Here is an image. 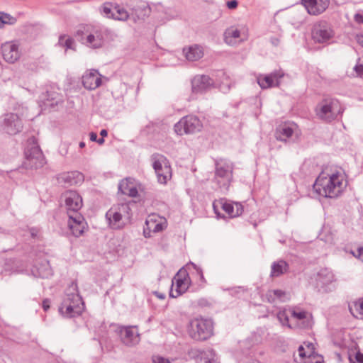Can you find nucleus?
Returning <instances> with one entry per match:
<instances>
[{
    "instance_id": "obj_58",
    "label": "nucleus",
    "mask_w": 363,
    "mask_h": 363,
    "mask_svg": "<svg viewBox=\"0 0 363 363\" xmlns=\"http://www.w3.org/2000/svg\"><path fill=\"white\" fill-rule=\"evenodd\" d=\"M271 41H272V43L275 46L278 45L279 43V40L278 38H272Z\"/></svg>"
},
{
    "instance_id": "obj_11",
    "label": "nucleus",
    "mask_w": 363,
    "mask_h": 363,
    "mask_svg": "<svg viewBox=\"0 0 363 363\" xmlns=\"http://www.w3.org/2000/svg\"><path fill=\"white\" fill-rule=\"evenodd\" d=\"M189 277L186 270L180 269L174 277L172 281V287L169 296L177 298L186 291L189 283L186 278Z\"/></svg>"
},
{
    "instance_id": "obj_45",
    "label": "nucleus",
    "mask_w": 363,
    "mask_h": 363,
    "mask_svg": "<svg viewBox=\"0 0 363 363\" xmlns=\"http://www.w3.org/2000/svg\"><path fill=\"white\" fill-rule=\"evenodd\" d=\"M352 253L354 257L361 259L362 256L363 255V247H358V249L357 250V252H352Z\"/></svg>"
},
{
    "instance_id": "obj_38",
    "label": "nucleus",
    "mask_w": 363,
    "mask_h": 363,
    "mask_svg": "<svg viewBox=\"0 0 363 363\" xmlns=\"http://www.w3.org/2000/svg\"><path fill=\"white\" fill-rule=\"evenodd\" d=\"M277 318L283 325H287L289 328H291L289 324V318L284 311L279 312L277 314Z\"/></svg>"
},
{
    "instance_id": "obj_39",
    "label": "nucleus",
    "mask_w": 363,
    "mask_h": 363,
    "mask_svg": "<svg viewBox=\"0 0 363 363\" xmlns=\"http://www.w3.org/2000/svg\"><path fill=\"white\" fill-rule=\"evenodd\" d=\"M273 294L276 296L277 300L285 301L286 299V294L284 291L280 289H274Z\"/></svg>"
},
{
    "instance_id": "obj_1",
    "label": "nucleus",
    "mask_w": 363,
    "mask_h": 363,
    "mask_svg": "<svg viewBox=\"0 0 363 363\" xmlns=\"http://www.w3.org/2000/svg\"><path fill=\"white\" fill-rule=\"evenodd\" d=\"M84 309V303L79 294L77 284L73 281L65 289L59 311L65 318H73L80 315Z\"/></svg>"
},
{
    "instance_id": "obj_9",
    "label": "nucleus",
    "mask_w": 363,
    "mask_h": 363,
    "mask_svg": "<svg viewBox=\"0 0 363 363\" xmlns=\"http://www.w3.org/2000/svg\"><path fill=\"white\" fill-rule=\"evenodd\" d=\"M152 167L160 184H166L172 177V169L167 158L160 154H154L151 157Z\"/></svg>"
},
{
    "instance_id": "obj_41",
    "label": "nucleus",
    "mask_w": 363,
    "mask_h": 363,
    "mask_svg": "<svg viewBox=\"0 0 363 363\" xmlns=\"http://www.w3.org/2000/svg\"><path fill=\"white\" fill-rule=\"evenodd\" d=\"M354 308L357 312L361 315V318H363V298L354 303Z\"/></svg>"
},
{
    "instance_id": "obj_63",
    "label": "nucleus",
    "mask_w": 363,
    "mask_h": 363,
    "mask_svg": "<svg viewBox=\"0 0 363 363\" xmlns=\"http://www.w3.org/2000/svg\"><path fill=\"white\" fill-rule=\"evenodd\" d=\"M213 208H214V210L216 211V202H214V203H213Z\"/></svg>"
},
{
    "instance_id": "obj_4",
    "label": "nucleus",
    "mask_w": 363,
    "mask_h": 363,
    "mask_svg": "<svg viewBox=\"0 0 363 363\" xmlns=\"http://www.w3.org/2000/svg\"><path fill=\"white\" fill-rule=\"evenodd\" d=\"M131 216V208L127 203L115 205L106 213L110 227L114 230H121L130 223Z\"/></svg>"
},
{
    "instance_id": "obj_35",
    "label": "nucleus",
    "mask_w": 363,
    "mask_h": 363,
    "mask_svg": "<svg viewBox=\"0 0 363 363\" xmlns=\"http://www.w3.org/2000/svg\"><path fill=\"white\" fill-rule=\"evenodd\" d=\"M58 44L60 46L65 48L66 50H67V49L74 50V41L70 37H67L66 35L60 36L59 40H58Z\"/></svg>"
},
{
    "instance_id": "obj_19",
    "label": "nucleus",
    "mask_w": 363,
    "mask_h": 363,
    "mask_svg": "<svg viewBox=\"0 0 363 363\" xmlns=\"http://www.w3.org/2000/svg\"><path fill=\"white\" fill-rule=\"evenodd\" d=\"M3 58L9 63H14L20 58L18 46L11 42H6L1 45Z\"/></svg>"
},
{
    "instance_id": "obj_40",
    "label": "nucleus",
    "mask_w": 363,
    "mask_h": 363,
    "mask_svg": "<svg viewBox=\"0 0 363 363\" xmlns=\"http://www.w3.org/2000/svg\"><path fill=\"white\" fill-rule=\"evenodd\" d=\"M291 315L294 318H296L297 320H303L306 317V313L303 311H296L295 310H293L291 312Z\"/></svg>"
},
{
    "instance_id": "obj_37",
    "label": "nucleus",
    "mask_w": 363,
    "mask_h": 363,
    "mask_svg": "<svg viewBox=\"0 0 363 363\" xmlns=\"http://www.w3.org/2000/svg\"><path fill=\"white\" fill-rule=\"evenodd\" d=\"M303 363H323V357L312 353L306 357Z\"/></svg>"
},
{
    "instance_id": "obj_27",
    "label": "nucleus",
    "mask_w": 363,
    "mask_h": 363,
    "mask_svg": "<svg viewBox=\"0 0 363 363\" xmlns=\"http://www.w3.org/2000/svg\"><path fill=\"white\" fill-rule=\"evenodd\" d=\"M118 191L122 194L128 195L130 197H136L138 196L137 188L128 179H123L119 183Z\"/></svg>"
},
{
    "instance_id": "obj_13",
    "label": "nucleus",
    "mask_w": 363,
    "mask_h": 363,
    "mask_svg": "<svg viewBox=\"0 0 363 363\" xmlns=\"http://www.w3.org/2000/svg\"><path fill=\"white\" fill-rule=\"evenodd\" d=\"M116 332L121 342L126 346L131 347L140 342V335L136 327L119 326Z\"/></svg>"
},
{
    "instance_id": "obj_50",
    "label": "nucleus",
    "mask_w": 363,
    "mask_h": 363,
    "mask_svg": "<svg viewBox=\"0 0 363 363\" xmlns=\"http://www.w3.org/2000/svg\"><path fill=\"white\" fill-rule=\"evenodd\" d=\"M43 308L45 311H47L50 308V301L48 299H45L43 301Z\"/></svg>"
},
{
    "instance_id": "obj_28",
    "label": "nucleus",
    "mask_w": 363,
    "mask_h": 363,
    "mask_svg": "<svg viewBox=\"0 0 363 363\" xmlns=\"http://www.w3.org/2000/svg\"><path fill=\"white\" fill-rule=\"evenodd\" d=\"M289 270V264L283 259L274 262L271 266L270 277H279L286 273Z\"/></svg>"
},
{
    "instance_id": "obj_62",
    "label": "nucleus",
    "mask_w": 363,
    "mask_h": 363,
    "mask_svg": "<svg viewBox=\"0 0 363 363\" xmlns=\"http://www.w3.org/2000/svg\"><path fill=\"white\" fill-rule=\"evenodd\" d=\"M79 145L80 148H83L84 147H85V143L82 141L79 143Z\"/></svg>"
},
{
    "instance_id": "obj_30",
    "label": "nucleus",
    "mask_w": 363,
    "mask_h": 363,
    "mask_svg": "<svg viewBox=\"0 0 363 363\" xmlns=\"http://www.w3.org/2000/svg\"><path fill=\"white\" fill-rule=\"evenodd\" d=\"M145 225L147 226L148 230L152 233L161 232L166 228L165 223H157L152 218L147 219Z\"/></svg>"
},
{
    "instance_id": "obj_8",
    "label": "nucleus",
    "mask_w": 363,
    "mask_h": 363,
    "mask_svg": "<svg viewBox=\"0 0 363 363\" xmlns=\"http://www.w3.org/2000/svg\"><path fill=\"white\" fill-rule=\"evenodd\" d=\"M203 125L199 118L193 115L182 118L174 126L177 135L194 134L201 130Z\"/></svg>"
},
{
    "instance_id": "obj_16",
    "label": "nucleus",
    "mask_w": 363,
    "mask_h": 363,
    "mask_svg": "<svg viewBox=\"0 0 363 363\" xmlns=\"http://www.w3.org/2000/svg\"><path fill=\"white\" fill-rule=\"evenodd\" d=\"M338 107L337 101L331 100L325 101L318 106L316 108L317 116L319 118L330 122L335 119L337 116L336 108Z\"/></svg>"
},
{
    "instance_id": "obj_18",
    "label": "nucleus",
    "mask_w": 363,
    "mask_h": 363,
    "mask_svg": "<svg viewBox=\"0 0 363 363\" xmlns=\"http://www.w3.org/2000/svg\"><path fill=\"white\" fill-rule=\"evenodd\" d=\"M84 179V175L77 171L63 172L57 177L58 184L65 187L79 184Z\"/></svg>"
},
{
    "instance_id": "obj_56",
    "label": "nucleus",
    "mask_w": 363,
    "mask_h": 363,
    "mask_svg": "<svg viewBox=\"0 0 363 363\" xmlns=\"http://www.w3.org/2000/svg\"><path fill=\"white\" fill-rule=\"evenodd\" d=\"M154 294L160 299L163 300V299L165 298V295L164 294H162V293H160L158 291H155Z\"/></svg>"
},
{
    "instance_id": "obj_53",
    "label": "nucleus",
    "mask_w": 363,
    "mask_h": 363,
    "mask_svg": "<svg viewBox=\"0 0 363 363\" xmlns=\"http://www.w3.org/2000/svg\"><path fill=\"white\" fill-rule=\"evenodd\" d=\"M90 140L91 141L96 142L97 140V134L94 132H91L89 134Z\"/></svg>"
},
{
    "instance_id": "obj_29",
    "label": "nucleus",
    "mask_w": 363,
    "mask_h": 363,
    "mask_svg": "<svg viewBox=\"0 0 363 363\" xmlns=\"http://www.w3.org/2000/svg\"><path fill=\"white\" fill-rule=\"evenodd\" d=\"M318 280L322 284H328L334 281V275L328 269H322L318 273Z\"/></svg>"
},
{
    "instance_id": "obj_48",
    "label": "nucleus",
    "mask_w": 363,
    "mask_h": 363,
    "mask_svg": "<svg viewBox=\"0 0 363 363\" xmlns=\"http://www.w3.org/2000/svg\"><path fill=\"white\" fill-rule=\"evenodd\" d=\"M355 359L358 363H363V354L358 352L355 354Z\"/></svg>"
},
{
    "instance_id": "obj_42",
    "label": "nucleus",
    "mask_w": 363,
    "mask_h": 363,
    "mask_svg": "<svg viewBox=\"0 0 363 363\" xmlns=\"http://www.w3.org/2000/svg\"><path fill=\"white\" fill-rule=\"evenodd\" d=\"M153 363H170L168 359L162 357L161 356H154L152 357Z\"/></svg>"
},
{
    "instance_id": "obj_31",
    "label": "nucleus",
    "mask_w": 363,
    "mask_h": 363,
    "mask_svg": "<svg viewBox=\"0 0 363 363\" xmlns=\"http://www.w3.org/2000/svg\"><path fill=\"white\" fill-rule=\"evenodd\" d=\"M129 17L128 11L119 5H115L113 13V19L125 21Z\"/></svg>"
},
{
    "instance_id": "obj_32",
    "label": "nucleus",
    "mask_w": 363,
    "mask_h": 363,
    "mask_svg": "<svg viewBox=\"0 0 363 363\" xmlns=\"http://www.w3.org/2000/svg\"><path fill=\"white\" fill-rule=\"evenodd\" d=\"M16 21V18L9 13L0 11V28H4L6 25H13Z\"/></svg>"
},
{
    "instance_id": "obj_57",
    "label": "nucleus",
    "mask_w": 363,
    "mask_h": 363,
    "mask_svg": "<svg viewBox=\"0 0 363 363\" xmlns=\"http://www.w3.org/2000/svg\"><path fill=\"white\" fill-rule=\"evenodd\" d=\"M100 135L102 138L107 136L108 131L106 129H102L100 132Z\"/></svg>"
},
{
    "instance_id": "obj_2",
    "label": "nucleus",
    "mask_w": 363,
    "mask_h": 363,
    "mask_svg": "<svg viewBox=\"0 0 363 363\" xmlns=\"http://www.w3.org/2000/svg\"><path fill=\"white\" fill-rule=\"evenodd\" d=\"M342 176L338 173L330 177L319 175L313 184V190L318 195L327 198H335L342 191Z\"/></svg>"
},
{
    "instance_id": "obj_5",
    "label": "nucleus",
    "mask_w": 363,
    "mask_h": 363,
    "mask_svg": "<svg viewBox=\"0 0 363 363\" xmlns=\"http://www.w3.org/2000/svg\"><path fill=\"white\" fill-rule=\"evenodd\" d=\"M188 333L194 340H206L213 335V322L210 318L196 317L190 321Z\"/></svg>"
},
{
    "instance_id": "obj_60",
    "label": "nucleus",
    "mask_w": 363,
    "mask_h": 363,
    "mask_svg": "<svg viewBox=\"0 0 363 363\" xmlns=\"http://www.w3.org/2000/svg\"><path fill=\"white\" fill-rule=\"evenodd\" d=\"M96 142L99 145H103L104 143V138H101L99 139L97 138Z\"/></svg>"
},
{
    "instance_id": "obj_24",
    "label": "nucleus",
    "mask_w": 363,
    "mask_h": 363,
    "mask_svg": "<svg viewBox=\"0 0 363 363\" xmlns=\"http://www.w3.org/2000/svg\"><path fill=\"white\" fill-rule=\"evenodd\" d=\"M183 53L189 61H196L203 56L201 46L194 44L183 48Z\"/></svg>"
},
{
    "instance_id": "obj_46",
    "label": "nucleus",
    "mask_w": 363,
    "mask_h": 363,
    "mask_svg": "<svg viewBox=\"0 0 363 363\" xmlns=\"http://www.w3.org/2000/svg\"><path fill=\"white\" fill-rule=\"evenodd\" d=\"M354 21L358 23H363V14L362 13H356L354 15Z\"/></svg>"
},
{
    "instance_id": "obj_10",
    "label": "nucleus",
    "mask_w": 363,
    "mask_h": 363,
    "mask_svg": "<svg viewBox=\"0 0 363 363\" xmlns=\"http://www.w3.org/2000/svg\"><path fill=\"white\" fill-rule=\"evenodd\" d=\"M331 26L326 21H320L313 25L311 30V37L316 43L328 42L334 36Z\"/></svg>"
},
{
    "instance_id": "obj_21",
    "label": "nucleus",
    "mask_w": 363,
    "mask_h": 363,
    "mask_svg": "<svg viewBox=\"0 0 363 363\" xmlns=\"http://www.w3.org/2000/svg\"><path fill=\"white\" fill-rule=\"evenodd\" d=\"M101 77L97 70L91 69L82 76V84L86 89H95L101 84Z\"/></svg>"
},
{
    "instance_id": "obj_61",
    "label": "nucleus",
    "mask_w": 363,
    "mask_h": 363,
    "mask_svg": "<svg viewBox=\"0 0 363 363\" xmlns=\"http://www.w3.org/2000/svg\"><path fill=\"white\" fill-rule=\"evenodd\" d=\"M247 363H261V362L257 359H250L248 361Z\"/></svg>"
},
{
    "instance_id": "obj_20",
    "label": "nucleus",
    "mask_w": 363,
    "mask_h": 363,
    "mask_svg": "<svg viewBox=\"0 0 363 363\" xmlns=\"http://www.w3.org/2000/svg\"><path fill=\"white\" fill-rule=\"evenodd\" d=\"M308 13L318 15L326 10L330 0H302Z\"/></svg>"
},
{
    "instance_id": "obj_25",
    "label": "nucleus",
    "mask_w": 363,
    "mask_h": 363,
    "mask_svg": "<svg viewBox=\"0 0 363 363\" xmlns=\"http://www.w3.org/2000/svg\"><path fill=\"white\" fill-rule=\"evenodd\" d=\"M225 42L230 45H233L238 42L242 41L240 30L235 26L227 28L224 33Z\"/></svg>"
},
{
    "instance_id": "obj_14",
    "label": "nucleus",
    "mask_w": 363,
    "mask_h": 363,
    "mask_svg": "<svg viewBox=\"0 0 363 363\" xmlns=\"http://www.w3.org/2000/svg\"><path fill=\"white\" fill-rule=\"evenodd\" d=\"M1 128L6 133L16 135L21 131L23 123L17 114L9 113L4 116Z\"/></svg>"
},
{
    "instance_id": "obj_17",
    "label": "nucleus",
    "mask_w": 363,
    "mask_h": 363,
    "mask_svg": "<svg viewBox=\"0 0 363 363\" xmlns=\"http://www.w3.org/2000/svg\"><path fill=\"white\" fill-rule=\"evenodd\" d=\"M216 86V82L208 75H197L191 80V91L193 94H201Z\"/></svg>"
},
{
    "instance_id": "obj_55",
    "label": "nucleus",
    "mask_w": 363,
    "mask_h": 363,
    "mask_svg": "<svg viewBox=\"0 0 363 363\" xmlns=\"http://www.w3.org/2000/svg\"><path fill=\"white\" fill-rule=\"evenodd\" d=\"M357 41L360 45L363 47V35H357Z\"/></svg>"
},
{
    "instance_id": "obj_33",
    "label": "nucleus",
    "mask_w": 363,
    "mask_h": 363,
    "mask_svg": "<svg viewBox=\"0 0 363 363\" xmlns=\"http://www.w3.org/2000/svg\"><path fill=\"white\" fill-rule=\"evenodd\" d=\"M201 360L203 363H218L213 350L208 349L201 353Z\"/></svg>"
},
{
    "instance_id": "obj_7",
    "label": "nucleus",
    "mask_w": 363,
    "mask_h": 363,
    "mask_svg": "<svg viewBox=\"0 0 363 363\" xmlns=\"http://www.w3.org/2000/svg\"><path fill=\"white\" fill-rule=\"evenodd\" d=\"M215 179L220 186L228 188L232 179L233 165V163L224 159H220L215 163Z\"/></svg>"
},
{
    "instance_id": "obj_34",
    "label": "nucleus",
    "mask_w": 363,
    "mask_h": 363,
    "mask_svg": "<svg viewBox=\"0 0 363 363\" xmlns=\"http://www.w3.org/2000/svg\"><path fill=\"white\" fill-rule=\"evenodd\" d=\"M217 77L220 78V89L221 91L226 93L230 90V84L228 83V77L223 71L218 72Z\"/></svg>"
},
{
    "instance_id": "obj_6",
    "label": "nucleus",
    "mask_w": 363,
    "mask_h": 363,
    "mask_svg": "<svg viewBox=\"0 0 363 363\" xmlns=\"http://www.w3.org/2000/svg\"><path fill=\"white\" fill-rule=\"evenodd\" d=\"M25 160L23 167L26 169H37L44 164L43 152L38 145L35 138L32 137L28 140V145L24 151Z\"/></svg>"
},
{
    "instance_id": "obj_22",
    "label": "nucleus",
    "mask_w": 363,
    "mask_h": 363,
    "mask_svg": "<svg viewBox=\"0 0 363 363\" xmlns=\"http://www.w3.org/2000/svg\"><path fill=\"white\" fill-rule=\"evenodd\" d=\"M68 226L75 237L80 236L84 229V218L80 213L69 216Z\"/></svg>"
},
{
    "instance_id": "obj_26",
    "label": "nucleus",
    "mask_w": 363,
    "mask_h": 363,
    "mask_svg": "<svg viewBox=\"0 0 363 363\" xmlns=\"http://www.w3.org/2000/svg\"><path fill=\"white\" fill-rule=\"evenodd\" d=\"M294 126L290 124L280 125L276 130V138L280 141L287 142L294 134Z\"/></svg>"
},
{
    "instance_id": "obj_47",
    "label": "nucleus",
    "mask_w": 363,
    "mask_h": 363,
    "mask_svg": "<svg viewBox=\"0 0 363 363\" xmlns=\"http://www.w3.org/2000/svg\"><path fill=\"white\" fill-rule=\"evenodd\" d=\"M354 70L359 76H362L363 74V65H356L354 67Z\"/></svg>"
},
{
    "instance_id": "obj_43",
    "label": "nucleus",
    "mask_w": 363,
    "mask_h": 363,
    "mask_svg": "<svg viewBox=\"0 0 363 363\" xmlns=\"http://www.w3.org/2000/svg\"><path fill=\"white\" fill-rule=\"evenodd\" d=\"M266 298L268 302L273 303L277 301L276 296L273 294V290H269L266 294Z\"/></svg>"
},
{
    "instance_id": "obj_54",
    "label": "nucleus",
    "mask_w": 363,
    "mask_h": 363,
    "mask_svg": "<svg viewBox=\"0 0 363 363\" xmlns=\"http://www.w3.org/2000/svg\"><path fill=\"white\" fill-rule=\"evenodd\" d=\"M151 233L152 231H149L147 229V226H146L145 228H144L143 234L145 238H150L151 237Z\"/></svg>"
},
{
    "instance_id": "obj_49",
    "label": "nucleus",
    "mask_w": 363,
    "mask_h": 363,
    "mask_svg": "<svg viewBox=\"0 0 363 363\" xmlns=\"http://www.w3.org/2000/svg\"><path fill=\"white\" fill-rule=\"evenodd\" d=\"M147 11H149V9L144 6L143 9L141 11V13L138 14V17L140 18H143L147 15Z\"/></svg>"
},
{
    "instance_id": "obj_36",
    "label": "nucleus",
    "mask_w": 363,
    "mask_h": 363,
    "mask_svg": "<svg viewBox=\"0 0 363 363\" xmlns=\"http://www.w3.org/2000/svg\"><path fill=\"white\" fill-rule=\"evenodd\" d=\"M114 6L111 3H105L102 7V13L107 18H113Z\"/></svg>"
},
{
    "instance_id": "obj_51",
    "label": "nucleus",
    "mask_w": 363,
    "mask_h": 363,
    "mask_svg": "<svg viewBox=\"0 0 363 363\" xmlns=\"http://www.w3.org/2000/svg\"><path fill=\"white\" fill-rule=\"evenodd\" d=\"M192 265H193L194 268L196 270L197 273L200 275L201 279H203L204 277H203L202 269L200 267H197L195 264H192Z\"/></svg>"
},
{
    "instance_id": "obj_3",
    "label": "nucleus",
    "mask_w": 363,
    "mask_h": 363,
    "mask_svg": "<svg viewBox=\"0 0 363 363\" xmlns=\"http://www.w3.org/2000/svg\"><path fill=\"white\" fill-rule=\"evenodd\" d=\"M75 37L82 44L94 49L101 48L104 42L103 28L99 26H81L76 31Z\"/></svg>"
},
{
    "instance_id": "obj_59",
    "label": "nucleus",
    "mask_w": 363,
    "mask_h": 363,
    "mask_svg": "<svg viewBox=\"0 0 363 363\" xmlns=\"http://www.w3.org/2000/svg\"><path fill=\"white\" fill-rule=\"evenodd\" d=\"M51 274V272H50V269H46V272H45L44 274H40L41 277H48V275Z\"/></svg>"
},
{
    "instance_id": "obj_52",
    "label": "nucleus",
    "mask_w": 363,
    "mask_h": 363,
    "mask_svg": "<svg viewBox=\"0 0 363 363\" xmlns=\"http://www.w3.org/2000/svg\"><path fill=\"white\" fill-rule=\"evenodd\" d=\"M298 352H299L300 357H306V353L304 352V348H303V346L301 345L298 347Z\"/></svg>"
},
{
    "instance_id": "obj_44",
    "label": "nucleus",
    "mask_w": 363,
    "mask_h": 363,
    "mask_svg": "<svg viewBox=\"0 0 363 363\" xmlns=\"http://www.w3.org/2000/svg\"><path fill=\"white\" fill-rule=\"evenodd\" d=\"M238 1L236 0H232L227 2V6L229 9H235L238 6Z\"/></svg>"
},
{
    "instance_id": "obj_12",
    "label": "nucleus",
    "mask_w": 363,
    "mask_h": 363,
    "mask_svg": "<svg viewBox=\"0 0 363 363\" xmlns=\"http://www.w3.org/2000/svg\"><path fill=\"white\" fill-rule=\"evenodd\" d=\"M65 201L67 216H72L79 213V211L82 206V199L75 191H67L62 195Z\"/></svg>"
},
{
    "instance_id": "obj_15",
    "label": "nucleus",
    "mask_w": 363,
    "mask_h": 363,
    "mask_svg": "<svg viewBox=\"0 0 363 363\" xmlns=\"http://www.w3.org/2000/svg\"><path fill=\"white\" fill-rule=\"evenodd\" d=\"M284 76V71L278 69L268 74H259L257 77V81L262 89H268L274 86H279L281 84L280 80Z\"/></svg>"
},
{
    "instance_id": "obj_23",
    "label": "nucleus",
    "mask_w": 363,
    "mask_h": 363,
    "mask_svg": "<svg viewBox=\"0 0 363 363\" xmlns=\"http://www.w3.org/2000/svg\"><path fill=\"white\" fill-rule=\"evenodd\" d=\"M218 202L221 205L222 209L230 218L238 217L243 212V206L240 203L228 201L224 199H220Z\"/></svg>"
}]
</instances>
